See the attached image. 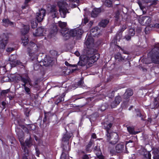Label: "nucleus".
I'll return each mask as SVG.
<instances>
[{"mask_svg":"<svg viewBox=\"0 0 159 159\" xmlns=\"http://www.w3.org/2000/svg\"><path fill=\"white\" fill-rule=\"evenodd\" d=\"M114 101L116 102V104L117 105L119 104L121 101V98L120 97V96L116 97Z\"/></svg>","mask_w":159,"mask_h":159,"instance_id":"38","label":"nucleus"},{"mask_svg":"<svg viewBox=\"0 0 159 159\" xmlns=\"http://www.w3.org/2000/svg\"><path fill=\"white\" fill-rule=\"evenodd\" d=\"M22 43L24 46H26L28 43L29 40L28 38L25 36L22 37Z\"/></svg>","mask_w":159,"mask_h":159,"instance_id":"33","label":"nucleus"},{"mask_svg":"<svg viewBox=\"0 0 159 159\" xmlns=\"http://www.w3.org/2000/svg\"><path fill=\"white\" fill-rule=\"evenodd\" d=\"M29 30V26L28 25H25L24 27L22 29L21 32L24 35L26 34Z\"/></svg>","mask_w":159,"mask_h":159,"instance_id":"28","label":"nucleus"},{"mask_svg":"<svg viewBox=\"0 0 159 159\" xmlns=\"http://www.w3.org/2000/svg\"><path fill=\"white\" fill-rule=\"evenodd\" d=\"M103 4L107 7H111L112 6V2L110 0H102Z\"/></svg>","mask_w":159,"mask_h":159,"instance_id":"29","label":"nucleus"},{"mask_svg":"<svg viewBox=\"0 0 159 159\" xmlns=\"http://www.w3.org/2000/svg\"><path fill=\"white\" fill-rule=\"evenodd\" d=\"M25 143V146H26L29 147H30L31 145H32V140L30 138L29 139H27L26 140Z\"/></svg>","mask_w":159,"mask_h":159,"instance_id":"34","label":"nucleus"},{"mask_svg":"<svg viewBox=\"0 0 159 159\" xmlns=\"http://www.w3.org/2000/svg\"><path fill=\"white\" fill-rule=\"evenodd\" d=\"M79 2V0H63L58 2L57 5L61 17L63 18L66 17V14L69 12L67 8L69 6L74 8L76 7Z\"/></svg>","mask_w":159,"mask_h":159,"instance_id":"1","label":"nucleus"},{"mask_svg":"<svg viewBox=\"0 0 159 159\" xmlns=\"http://www.w3.org/2000/svg\"><path fill=\"white\" fill-rule=\"evenodd\" d=\"M93 39L91 36H88L85 42L87 48L93 47Z\"/></svg>","mask_w":159,"mask_h":159,"instance_id":"16","label":"nucleus"},{"mask_svg":"<svg viewBox=\"0 0 159 159\" xmlns=\"http://www.w3.org/2000/svg\"><path fill=\"white\" fill-rule=\"evenodd\" d=\"M150 107L152 109L159 107V96L154 98L153 103L150 104Z\"/></svg>","mask_w":159,"mask_h":159,"instance_id":"18","label":"nucleus"},{"mask_svg":"<svg viewBox=\"0 0 159 159\" xmlns=\"http://www.w3.org/2000/svg\"><path fill=\"white\" fill-rule=\"evenodd\" d=\"M69 31L67 28L61 30V33L66 40L68 39L70 37Z\"/></svg>","mask_w":159,"mask_h":159,"instance_id":"15","label":"nucleus"},{"mask_svg":"<svg viewBox=\"0 0 159 159\" xmlns=\"http://www.w3.org/2000/svg\"><path fill=\"white\" fill-rule=\"evenodd\" d=\"M124 145L122 143H119L116 145L115 148L116 152L117 153L122 152L124 149Z\"/></svg>","mask_w":159,"mask_h":159,"instance_id":"19","label":"nucleus"},{"mask_svg":"<svg viewBox=\"0 0 159 159\" xmlns=\"http://www.w3.org/2000/svg\"><path fill=\"white\" fill-rule=\"evenodd\" d=\"M109 22V20L107 19H104L100 21V27H105Z\"/></svg>","mask_w":159,"mask_h":159,"instance_id":"22","label":"nucleus"},{"mask_svg":"<svg viewBox=\"0 0 159 159\" xmlns=\"http://www.w3.org/2000/svg\"><path fill=\"white\" fill-rule=\"evenodd\" d=\"M53 64L52 59L49 57H45L43 61L40 62L41 66L42 65H43L45 66H52Z\"/></svg>","mask_w":159,"mask_h":159,"instance_id":"12","label":"nucleus"},{"mask_svg":"<svg viewBox=\"0 0 159 159\" xmlns=\"http://www.w3.org/2000/svg\"><path fill=\"white\" fill-rule=\"evenodd\" d=\"M154 152L156 154V155H158L159 154V148H156L154 150Z\"/></svg>","mask_w":159,"mask_h":159,"instance_id":"53","label":"nucleus"},{"mask_svg":"<svg viewBox=\"0 0 159 159\" xmlns=\"http://www.w3.org/2000/svg\"><path fill=\"white\" fill-rule=\"evenodd\" d=\"M14 50V48H8L6 49V51L7 52H10Z\"/></svg>","mask_w":159,"mask_h":159,"instance_id":"52","label":"nucleus"},{"mask_svg":"<svg viewBox=\"0 0 159 159\" xmlns=\"http://www.w3.org/2000/svg\"><path fill=\"white\" fill-rule=\"evenodd\" d=\"M75 88H77L78 87H82L83 88H85L84 86V82L82 80H80L79 81L77 84H75Z\"/></svg>","mask_w":159,"mask_h":159,"instance_id":"32","label":"nucleus"},{"mask_svg":"<svg viewBox=\"0 0 159 159\" xmlns=\"http://www.w3.org/2000/svg\"><path fill=\"white\" fill-rule=\"evenodd\" d=\"M127 28V26L125 25H123L122 27H121V28L120 30L118 31L120 32H121V33H122V32L126 29Z\"/></svg>","mask_w":159,"mask_h":159,"instance_id":"44","label":"nucleus"},{"mask_svg":"<svg viewBox=\"0 0 159 159\" xmlns=\"http://www.w3.org/2000/svg\"><path fill=\"white\" fill-rule=\"evenodd\" d=\"M83 159H89V157L87 155H85L83 157Z\"/></svg>","mask_w":159,"mask_h":159,"instance_id":"60","label":"nucleus"},{"mask_svg":"<svg viewBox=\"0 0 159 159\" xmlns=\"http://www.w3.org/2000/svg\"><path fill=\"white\" fill-rule=\"evenodd\" d=\"M30 128L32 130H34L35 129L36 127L35 125H29Z\"/></svg>","mask_w":159,"mask_h":159,"instance_id":"50","label":"nucleus"},{"mask_svg":"<svg viewBox=\"0 0 159 159\" xmlns=\"http://www.w3.org/2000/svg\"><path fill=\"white\" fill-rule=\"evenodd\" d=\"M88 21V19L86 18H85L84 19V23L85 24Z\"/></svg>","mask_w":159,"mask_h":159,"instance_id":"63","label":"nucleus"},{"mask_svg":"<svg viewBox=\"0 0 159 159\" xmlns=\"http://www.w3.org/2000/svg\"><path fill=\"white\" fill-rule=\"evenodd\" d=\"M136 115L137 117H139L141 118V120H143V117H142L141 113L139 111V110H138V111H136Z\"/></svg>","mask_w":159,"mask_h":159,"instance_id":"45","label":"nucleus"},{"mask_svg":"<svg viewBox=\"0 0 159 159\" xmlns=\"http://www.w3.org/2000/svg\"><path fill=\"white\" fill-rule=\"evenodd\" d=\"M72 135V134L66 132L65 134H64L63 135L62 139V141L63 142L67 143V144H68V141L69 139L71 136Z\"/></svg>","mask_w":159,"mask_h":159,"instance_id":"20","label":"nucleus"},{"mask_svg":"<svg viewBox=\"0 0 159 159\" xmlns=\"http://www.w3.org/2000/svg\"><path fill=\"white\" fill-rule=\"evenodd\" d=\"M109 150L110 151V152L111 154H112V155L115 154L116 152V150H115L113 149H109Z\"/></svg>","mask_w":159,"mask_h":159,"instance_id":"51","label":"nucleus"},{"mask_svg":"<svg viewBox=\"0 0 159 159\" xmlns=\"http://www.w3.org/2000/svg\"><path fill=\"white\" fill-rule=\"evenodd\" d=\"M98 27H96L94 28V29H92L91 30V32H95L98 30Z\"/></svg>","mask_w":159,"mask_h":159,"instance_id":"55","label":"nucleus"},{"mask_svg":"<svg viewBox=\"0 0 159 159\" xmlns=\"http://www.w3.org/2000/svg\"><path fill=\"white\" fill-rule=\"evenodd\" d=\"M153 158L154 159H159V155H155Z\"/></svg>","mask_w":159,"mask_h":159,"instance_id":"61","label":"nucleus"},{"mask_svg":"<svg viewBox=\"0 0 159 159\" xmlns=\"http://www.w3.org/2000/svg\"><path fill=\"white\" fill-rule=\"evenodd\" d=\"M93 47L87 48L86 49V55L89 57H91L90 55L93 54L94 53V50L92 48Z\"/></svg>","mask_w":159,"mask_h":159,"instance_id":"23","label":"nucleus"},{"mask_svg":"<svg viewBox=\"0 0 159 159\" xmlns=\"http://www.w3.org/2000/svg\"><path fill=\"white\" fill-rule=\"evenodd\" d=\"M106 107L105 106L102 105V106L101 107V108H100V110L102 111H103L106 109Z\"/></svg>","mask_w":159,"mask_h":159,"instance_id":"56","label":"nucleus"},{"mask_svg":"<svg viewBox=\"0 0 159 159\" xmlns=\"http://www.w3.org/2000/svg\"><path fill=\"white\" fill-rule=\"evenodd\" d=\"M20 78L21 81L24 83V84H22V85L24 86L25 90L26 93L27 94L30 95L31 93L30 89L26 86V84L28 83L30 86H32L30 79L28 76H27L26 78L22 76L20 77Z\"/></svg>","mask_w":159,"mask_h":159,"instance_id":"6","label":"nucleus"},{"mask_svg":"<svg viewBox=\"0 0 159 159\" xmlns=\"http://www.w3.org/2000/svg\"><path fill=\"white\" fill-rule=\"evenodd\" d=\"M10 89H9L7 90H3L2 91V93L4 95H5L8 93Z\"/></svg>","mask_w":159,"mask_h":159,"instance_id":"48","label":"nucleus"},{"mask_svg":"<svg viewBox=\"0 0 159 159\" xmlns=\"http://www.w3.org/2000/svg\"><path fill=\"white\" fill-rule=\"evenodd\" d=\"M58 25L59 27L61 28V29H63L66 27L67 24L66 22H62L61 21H59L58 22Z\"/></svg>","mask_w":159,"mask_h":159,"instance_id":"35","label":"nucleus"},{"mask_svg":"<svg viewBox=\"0 0 159 159\" xmlns=\"http://www.w3.org/2000/svg\"><path fill=\"white\" fill-rule=\"evenodd\" d=\"M8 37L7 35L3 34L0 36V49L4 48L7 43Z\"/></svg>","mask_w":159,"mask_h":159,"instance_id":"9","label":"nucleus"},{"mask_svg":"<svg viewBox=\"0 0 159 159\" xmlns=\"http://www.w3.org/2000/svg\"><path fill=\"white\" fill-rule=\"evenodd\" d=\"M22 149L23 150L24 156H23L22 159H28L27 157L29 155L30 152L27 147L25 146H22Z\"/></svg>","mask_w":159,"mask_h":159,"instance_id":"21","label":"nucleus"},{"mask_svg":"<svg viewBox=\"0 0 159 159\" xmlns=\"http://www.w3.org/2000/svg\"><path fill=\"white\" fill-rule=\"evenodd\" d=\"M157 0L153 1V2H152V4H151V5H156L157 3Z\"/></svg>","mask_w":159,"mask_h":159,"instance_id":"62","label":"nucleus"},{"mask_svg":"<svg viewBox=\"0 0 159 159\" xmlns=\"http://www.w3.org/2000/svg\"><path fill=\"white\" fill-rule=\"evenodd\" d=\"M45 15L46 10L42 8L36 13L35 18L38 22H40L43 20Z\"/></svg>","mask_w":159,"mask_h":159,"instance_id":"8","label":"nucleus"},{"mask_svg":"<svg viewBox=\"0 0 159 159\" xmlns=\"http://www.w3.org/2000/svg\"><path fill=\"white\" fill-rule=\"evenodd\" d=\"M60 159H69L68 155L63 152L61 155Z\"/></svg>","mask_w":159,"mask_h":159,"instance_id":"39","label":"nucleus"},{"mask_svg":"<svg viewBox=\"0 0 159 159\" xmlns=\"http://www.w3.org/2000/svg\"><path fill=\"white\" fill-rule=\"evenodd\" d=\"M18 136L19 141L21 144V147L25 146V143L24 142L23 133H21L20 134H18Z\"/></svg>","mask_w":159,"mask_h":159,"instance_id":"26","label":"nucleus"},{"mask_svg":"<svg viewBox=\"0 0 159 159\" xmlns=\"http://www.w3.org/2000/svg\"><path fill=\"white\" fill-rule=\"evenodd\" d=\"M3 23H4V25L6 26L7 27L9 25V23L10 21L8 19H5L3 20H2Z\"/></svg>","mask_w":159,"mask_h":159,"instance_id":"40","label":"nucleus"},{"mask_svg":"<svg viewBox=\"0 0 159 159\" xmlns=\"http://www.w3.org/2000/svg\"><path fill=\"white\" fill-rule=\"evenodd\" d=\"M70 37H80V36L83 34V30L81 29H73L70 30L69 31Z\"/></svg>","mask_w":159,"mask_h":159,"instance_id":"10","label":"nucleus"},{"mask_svg":"<svg viewBox=\"0 0 159 159\" xmlns=\"http://www.w3.org/2000/svg\"><path fill=\"white\" fill-rule=\"evenodd\" d=\"M48 14L53 18L57 17L58 15V9L57 7L55 5H51L48 7Z\"/></svg>","mask_w":159,"mask_h":159,"instance_id":"7","label":"nucleus"},{"mask_svg":"<svg viewBox=\"0 0 159 159\" xmlns=\"http://www.w3.org/2000/svg\"><path fill=\"white\" fill-rule=\"evenodd\" d=\"M45 31H44L43 28L42 27H39L34 32H33V35L35 36L44 35L45 34Z\"/></svg>","mask_w":159,"mask_h":159,"instance_id":"14","label":"nucleus"},{"mask_svg":"<svg viewBox=\"0 0 159 159\" xmlns=\"http://www.w3.org/2000/svg\"><path fill=\"white\" fill-rule=\"evenodd\" d=\"M120 89L119 87L117 88H115L114 90H110L108 92L107 94V96L109 98H112L114 96V93L115 92L117 91L118 89Z\"/></svg>","mask_w":159,"mask_h":159,"instance_id":"25","label":"nucleus"},{"mask_svg":"<svg viewBox=\"0 0 159 159\" xmlns=\"http://www.w3.org/2000/svg\"><path fill=\"white\" fill-rule=\"evenodd\" d=\"M133 94V91L131 89H129L126 91L123 96L124 99H127Z\"/></svg>","mask_w":159,"mask_h":159,"instance_id":"17","label":"nucleus"},{"mask_svg":"<svg viewBox=\"0 0 159 159\" xmlns=\"http://www.w3.org/2000/svg\"><path fill=\"white\" fill-rule=\"evenodd\" d=\"M29 47L28 48L27 51L31 60H36L37 55L35 53L39 49V47L33 42H30L29 44Z\"/></svg>","mask_w":159,"mask_h":159,"instance_id":"4","label":"nucleus"},{"mask_svg":"<svg viewBox=\"0 0 159 159\" xmlns=\"http://www.w3.org/2000/svg\"><path fill=\"white\" fill-rule=\"evenodd\" d=\"M9 61H10V64L11 66L14 67L16 65H20L21 62L18 61L16 60V56L13 55L9 58Z\"/></svg>","mask_w":159,"mask_h":159,"instance_id":"13","label":"nucleus"},{"mask_svg":"<svg viewBox=\"0 0 159 159\" xmlns=\"http://www.w3.org/2000/svg\"><path fill=\"white\" fill-rule=\"evenodd\" d=\"M153 27L157 28H159V24L156 23L155 24L153 25Z\"/></svg>","mask_w":159,"mask_h":159,"instance_id":"57","label":"nucleus"},{"mask_svg":"<svg viewBox=\"0 0 159 159\" xmlns=\"http://www.w3.org/2000/svg\"><path fill=\"white\" fill-rule=\"evenodd\" d=\"M40 64L39 63H36L34 65V70H38L40 67Z\"/></svg>","mask_w":159,"mask_h":159,"instance_id":"41","label":"nucleus"},{"mask_svg":"<svg viewBox=\"0 0 159 159\" xmlns=\"http://www.w3.org/2000/svg\"><path fill=\"white\" fill-rule=\"evenodd\" d=\"M30 112V111L29 110H27L25 112V114L26 116L27 117H28L29 116V114Z\"/></svg>","mask_w":159,"mask_h":159,"instance_id":"58","label":"nucleus"},{"mask_svg":"<svg viewBox=\"0 0 159 159\" xmlns=\"http://www.w3.org/2000/svg\"><path fill=\"white\" fill-rule=\"evenodd\" d=\"M159 43L156 44L154 47L148 53L151 61L155 64H159Z\"/></svg>","mask_w":159,"mask_h":159,"instance_id":"3","label":"nucleus"},{"mask_svg":"<svg viewBox=\"0 0 159 159\" xmlns=\"http://www.w3.org/2000/svg\"><path fill=\"white\" fill-rule=\"evenodd\" d=\"M143 153H141L142 155H143L144 158V159H151V154L150 153L148 152L145 149L143 150Z\"/></svg>","mask_w":159,"mask_h":159,"instance_id":"24","label":"nucleus"},{"mask_svg":"<svg viewBox=\"0 0 159 159\" xmlns=\"http://www.w3.org/2000/svg\"><path fill=\"white\" fill-rule=\"evenodd\" d=\"M78 66H83L84 65L82 61H79V62H78Z\"/></svg>","mask_w":159,"mask_h":159,"instance_id":"59","label":"nucleus"},{"mask_svg":"<svg viewBox=\"0 0 159 159\" xmlns=\"http://www.w3.org/2000/svg\"><path fill=\"white\" fill-rule=\"evenodd\" d=\"M153 0H142V2L148 3L151 2Z\"/></svg>","mask_w":159,"mask_h":159,"instance_id":"54","label":"nucleus"},{"mask_svg":"<svg viewBox=\"0 0 159 159\" xmlns=\"http://www.w3.org/2000/svg\"><path fill=\"white\" fill-rule=\"evenodd\" d=\"M132 36H130L129 34H128L125 36V38L127 41L131 39V37Z\"/></svg>","mask_w":159,"mask_h":159,"instance_id":"46","label":"nucleus"},{"mask_svg":"<svg viewBox=\"0 0 159 159\" xmlns=\"http://www.w3.org/2000/svg\"><path fill=\"white\" fill-rule=\"evenodd\" d=\"M64 100V98L62 97H59L56 101L55 102L56 104L57 105L59 103Z\"/></svg>","mask_w":159,"mask_h":159,"instance_id":"36","label":"nucleus"},{"mask_svg":"<svg viewBox=\"0 0 159 159\" xmlns=\"http://www.w3.org/2000/svg\"><path fill=\"white\" fill-rule=\"evenodd\" d=\"M31 27L32 28H34L37 27V23L35 21H33L31 22Z\"/></svg>","mask_w":159,"mask_h":159,"instance_id":"42","label":"nucleus"},{"mask_svg":"<svg viewBox=\"0 0 159 159\" xmlns=\"http://www.w3.org/2000/svg\"><path fill=\"white\" fill-rule=\"evenodd\" d=\"M115 58L116 60L118 61L122 62L125 64H130L129 60L127 58L123 57L120 53H117L115 56Z\"/></svg>","mask_w":159,"mask_h":159,"instance_id":"11","label":"nucleus"},{"mask_svg":"<svg viewBox=\"0 0 159 159\" xmlns=\"http://www.w3.org/2000/svg\"><path fill=\"white\" fill-rule=\"evenodd\" d=\"M100 159H105L104 157L102 155V154H100Z\"/></svg>","mask_w":159,"mask_h":159,"instance_id":"64","label":"nucleus"},{"mask_svg":"<svg viewBox=\"0 0 159 159\" xmlns=\"http://www.w3.org/2000/svg\"><path fill=\"white\" fill-rule=\"evenodd\" d=\"M128 34L131 36H133L135 34V31L133 29L130 28L129 29Z\"/></svg>","mask_w":159,"mask_h":159,"instance_id":"37","label":"nucleus"},{"mask_svg":"<svg viewBox=\"0 0 159 159\" xmlns=\"http://www.w3.org/2000/svg\"><path fill=\"white\" fill-rule=\"evenodd\" d=\"M127 129L128 131L130 134H136L139 133L138 132L135 131L133 127H127Z\"/></svg>","mask_w":159,"mask_h":159,"instance_id":"31","label":"nucleus"},{"mask_svg":"<svg viewBox=\"0 0 159 159\" xmlns=\"http://www.w3.org/2000/svg\"><path fill=\"white\" fill-rule=\"evenodd\" d=\"M118 105L116 104V102L114 101L111 104V107L112 108H115Z\"/></svg>","mask_w":159,"mask_h":159,"instance_id":"47","label":"nucleus"},{"mask_svg":"<svg viewBox=\"0 0 159 159\" xmlns=\"http://www.w3.org/2000/svg\"><path fill=\"white\" fill-rule=\"evenodd\" d=\"M99 12V9L98 8L94 9L91 13L92 17H96Z\"/></svg>","mask_w":159,"mask_h":159,"instance_id":"27","label":"nucleus"},{"mask_svg":"<svg viewBox=\"0 0 159 159\" xmlns=\"http://www.w3.org/2000/svg\"><path fill=\"white\" fill-rule=\"evenodd\" d=\"M112 126L111 123L105 124L103 127L107 131V134L106 135L107 137V140L109 141V143L112 144H115L119 141V136L118 134L115 132L110 133V129Z\"/></svg>","mask_w":159,"mask_h":159,"instance_id":"2","label":"nucleus"},{"mask_svg":"<svg viewBox=\"0 0 159 159\" xmlns=\"http://www.w3.org/2000/svg\"><path fill=\"white\" fill-rule=\"evenodd\" d=\"M152 19L149 16H142L138 18L139 23L143 25L147 26L145 28V33H148V30L149 27H153V25L150 24Z\"/></svg>","mask_w":159,"mask_h":159,"instance_id":"5","label":"nucleus"},{"mask_svg":"<svg viewBox=\"0 0 159 159\" xmlns=\"http://www.w3.org/2000/svg\"><path fill=\"white\" fill-rule=\"evenodd\" d=\"M122 37V33L121 32L118 31L116 36L115 37V39L116 42L119 41L120 39Z\"/></svg>","mask_w":159,"mask_h":159,"instance_id":"30","label":"nucleus"},{"mask_svg":"<svg viewBox=\"0 0 159 159\" xmlns=\"http://www.w3.org/2000/svg\"><path fill=\"white\" fill-rule=\"evenodd\" d=\"M92 143L91 141H90L88 145L86 147V150L87 151H89L90 150V148L92 145Z\"/></svg>","mask_w":159,"mask_h":159,"instance_id":"43","label":"nucleus"},{"mask_svg":"<svg viewBox=\"0 0 159 159\" xmlns=\"http://www.w3.org/2000/svg\"><path fill=\"white\" fill-rule=\"evenodd\" d=\"M140 9L143 11V9L144 8V7L142 5V3L140 2H139L138 3Z\"/></svg>","mask_w":159,"mask_h":159,"instance_id":"49","label":"nucleus"}]
</instances>
